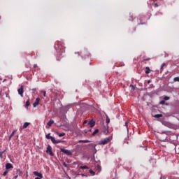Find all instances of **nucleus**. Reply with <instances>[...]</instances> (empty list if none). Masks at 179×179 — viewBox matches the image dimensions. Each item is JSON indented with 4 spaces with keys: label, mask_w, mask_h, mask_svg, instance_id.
Returning a JSON list of instances; mask_svg holds the SVG:
<instances>
[{
    "label": "nucleus",
    "mask_w": 179,
    "mask_h": 179,
    "mask_svg": "<svg viewBox=\"0 0 179 179\" xmlns=\"http://www.w3.org/2000/svg\"><path fill=\"white\" fill-rule=\"evenodd\" d=\"M112 139H113V136H110L108 138H104L103 140H101L98 143V145H107V143H108V142H111Z\"/></svg>",
    "instance_id": "nucleus-1"
},
{
    "label": "nucleus",
    "mask_w": 179,
    "mask_h": 179,
    "mask_svg": "<svg viewBox=\"0 0 179 179\" xmlns=\"http://www.w3.org/2000/svg\"><path fill=\"white\" fill-rule=\"evenodd\" d=\"M61 152H62L63 153H64V155H67V156H71L72 152L68 150H66L64 148H61Z\"/></svg>",
    "instance_id": "nucleus-2"
},
{
    "label": "nucleus",
    "mask_w": 179,
    "mask_h": 179,
    "mask_svg": "<svg viewBox=\"0 0 179 179\" xmlns=\"http://www.w3.org/2000/svg\"><path fill=\"white\" fill-rule=\"evenodd\" d=\"M46 153H48L50 156H54V153L52 152V148L50 147V145H48L47 147Z\"/></svg>",
    "instance_id": "nucleus-3"
},
{
    "label": "nucleus",
    "mask_w": 179,
    "mask_h": 179,
    "mask_svg": "<svg viewBox=\"0 0 179 179\" xmlns=\"http://www.w3.org/2000/svg\"><path fill=\"white\" fill-rule=\"evenodd\" d=\"M17 92H18V94H20L21 97H23V93L24 92L23 85H22L20 88L17 90Z\"/></svg>",
    "instance_id": "nucleus-4"
},
{
    "label": "nucleus",
    "mask_w": 179,
    "mask_h": 179,
    "mask_svg": "<svg viewBox=\"0 0 179 179\" xmlns=\"http://www.w3.org/2000/svg\"><path fill=\"white\" fill-rule=\"evenodd\" d=\"M50 141L52 142V143H55V144L61 143V142H62V141L61 140H59V141L55 140V138L54 137H50Z\"/></svg>",
    "instance_id": "nucleus-5"
},
{
    "label": "nucleus",
    "mask_w": 179,
    "mask_h": 179,
    "mask_svg": "<svg viewBox=\"0 0 179 179\" xmlns=\"http://www.w3.org/2000/svg\"><path fill=\"white\" fill-rule=\"evenodd\" d=\"M34 175L36 176V177H38L39 178H43V174L41 173L34 171Z\"/></svg>",
    "instance_id": "nucleus-6"
},
{
    "label": "nucleus",
    "mask_w": 179,
    "mask_h": 179,
    "mask_svg": "<svg viewBox=\"0 0 179 179\" xmlns=\"http://www.w3.org/2000/svg\"><path fill=\"white\" fill-rule=\"evenodd\" d=\"M40 103V98H37L35 101V102L33 104L34 107H37L38 106V103Z\"/></svg>",
    "instance_id": "nucleus-7"
},
{
    "label": "nucleus",
    "mask_w": 179,
    "mask_h": 179,
    "mask_svg": "<svg viewBox=\"0 0 179 179\" xmlns=\"http://www.w3.org/2000/svg\"><path fill=\"white\" fill-rule=\"evenodd\" d=\"M6 170H9V169H13V165H12L10 163H7L6 164Z\"/></svg>",
    "instance_id": "nucleus-8"
},
{
    "label": "nucleus",
    "mask_w": 179,
    "mask_h": 179,
    "mask_svg": "<svg viewBox=\"0 0 179 179\" xmlns=\"http://www.w3.org/2000/svg\"><path fill=\"white\" fill-rule=\"evenodd\" d=\"M88 125H90V127L91 128H93V127H94V125H96V122H94V120H91L89 123Z\"/></svg>",
    "instance_id": "nucleus-9"
},
{
    "label": "nucleus",
    "mask_w": 179,
    "mask_h": 179,
    "mask_svg": "<svg viewBox=\"0 0 179 179\" xmlns=\"http://www.w3.org/2000/svg\"><path fill=\"white\" fill-rule=\"evenodd\" d=\"M29 125H30V122L24 123V124L22 126L23 129H26V128H27V127H29Z\"/></svg>",
    "instance_id": "nucleus-10"
},
{
    "label": "nucleus",
    "mask_w": 179,
    "mask_h": 179,
    "mask_svg": "<svg viewBox=\"0 0 179 179\" xmlns=\"http://www.w3.org/2000/svg\"><path fill=\"white\" fill-rule=\"evenodd\" d=\"M145 69H146L145 73L147 75H149V73H150V68H149V66H147V67H145Z\"/></svg>",
    "instance_id": "nucleus-11"
},
{
    "label": "nucleus",
    "mask_w": 179,
    "mask_h": 179,
    "mask_svg": "<svg viewBox=\"0 0 179 179\" xmlns=\"http://www.w3.org/2000/svg\"><path fill=\"white\" fill-rule=\"evenodd\" d=\"M80 142L81 143H90V141L88 140H80Z\"/></svg>",
    "instance_id": "nucleus-12"
},
{
    "label": "nucleus",
    "mask_w": 179,
    "mask_h": 179,
    "mask_svg": "<svg viewBox=\"0 0 179 179\" xmlns=\"http://www.w3.org/2000/svg\"><path fill=\"white\" fill-rule=\"evenodd\" d=\"M86 169H89V167L87 166H81L79 167L78 170H85Z\"/></svg>",
    "instance_id": "nucleus-13"
},
{
    "label": "nucleus",
    "mask_w": 179,
    "mask_h": 179,
    "mask_svg": "<svg viewBox=\"0 0 179 179\" xmlns=\"http://www.w3.org/2000/svg\"><path fill=\"white\" fill-rule=\"evenodd\" d=\"M52 124H54V120H49V122H48V127H51V125H52Z\"/></svg>",
    "instance_id": "nucleus-14"
},
{
    "label": "nucleus",
    "mask_w": 179,
    "mask_h": 179,
    "mask_svg": "<svg viewBox=\"0 0 179 179\" xmlns=\"http://www.w3.org/2000/svg\"><path fill=\"white\" fill-rule=\"evenodd\" d=\"M97 134H99V129L94 130V131L92 133V136H95Z\"/></svg>",
    "instance_id": "nucleus-15"
},
{
    "label": "nucleus",
    "mask_w": 179,
    "mask_h": 179,
    "mask_svg": "<svg viewBox=\"0 0 179 179\" xmlns=\"http://www.w3.org/2000/svg\"><path fill=\"white\" fill-rule=\"evenodd\" d=\"M16 131H17V130H14L12 132V134L10 135L9 140L12 139V137L13 136V135H15V134H16Z\"/></svg>",
    "instance_id": "nucleus-16"
},
{
    "label": "nucleus",
    "mask_w": 179,
    "mask_h": 179,
    "mask_svg": "<svg viewBox=\"0 0 179 179\" xmlns=\"http://www.w3.org/2000/svg\"><path fill=\"white\" fill-rule=\"evenodd\" d=\"M154 117H155V118H162V117H163V115H162V114H157Z\"/></svg>",
    "instance_id": "nucleus-17"
},
{
    "label": "nucleus",
    "mask_w": 179,
    "mask_h": 179,
    "mask_svg": "<svg viewBox=\"0 0 179 179\" xmlns=\"http://www.w3.org/2000/svg\"><path fill=\"white\" fill-rule=\"evenodd\" d=\"M29 106H30V99L26 101L25 107H29Z\"/></svg>",
    "instance_id": "nucleus-18"
},
{
    "label": "nucleus",
    "mask_w": 179,
    "mask_h": 179,
    "mask_svg": "<svg viewBox=\"0 0 179 179\" xmlns=\"http://www.w3.org/2000/svg\"><path fill=\"white\" fill-rule=\"evenodd\" d=\"M96 170H98L99 172L101 171V166L100 165H97L96 166Z\"/></svg>",
    "instance_id": "nucleus-19"
},
{
    "label": "nucleus",
    "mask_w": 179,
    "mask_h": 179,
    "mask_svg": "<svg viewBox=\"0 0 179 179\" xmlns=\"http://www.w3.org/2000/svg\"><path fill=\"white\" fill-rule=\"evenodd\" d=\"M51 135V134H48L47 135H46V139H51V138H52V136H50Z\"/></svg>",
    "instance_id": "nucleus-20"
},
{
    "label": "nucleus",
    "mask_w": 179,
    "mask_h": 179,
    "mask_svg": "<svg viewBox=\"0 0 179 179\" xmlns=\"http://www.w3.org/2000/svg\"><path fill=\"white\" fill-rule=\"evenodd\" d=\"M60 118L61 120H65L66 118V116L64 114H63L60 116Z\"/></svg>",
    "instance_id": "nucleus-21"
},
{
    "label": "nucleus",
    "mask_w": 179,
    "mask_h": 179,
    "mask_svg": "<svg viewBox=\"0 0 179 179\" xmlns=\"http://www.w3.org/2000/svg\"><path fill=\"white\" fill-rule=\"evenodd\" d=\"M58 135L59 138H62V136H65V133H59Z\"/></svg>",
    "instance_id": "nucleus-22"
},
{
    "label": "nucleus",
    "mask_w": 179,
    "mask_h": 179,
    "mask_svg": "<svg viewBox=\"0 0 179 179\" xmlns=\"http://www.w3.org/2000/svg\"><path fill=\"white\" fill-rule=\"evenodd\" d=\"M106 124H110V118L108 117V116L106 117Z\"/></svg>",
    "instance_id": "nucleus-23"
},
{
    "label": "nucleus",
    "mask_w": 179,
    "mask_h": 179,
    "mask_svg": "<svg viewBox=\"0 0 179 179\" xmlns=\"http://www.w3.org/2000/svg\"><path fill=\"white\" fill-rule=\"evenodd\" d=\"M164 66H166V63H163L161 66V71H163V68H164Z\"/></svg>",
    "instance_id": "nucleus-24"
},
{
    "label": "nucleus",
    "mask_w": 179,
    "mask_h": 179,
    "mask_svg": "<svg viewBox=\"0 0 179 179\" xmlns=\"http://www.w3.org/2000/svg\"><path fill=\"white\" fill-rule=\"evenodd\" d=\"M90 173L92 174V176H94V174H96V173L94 171H93V170H92V169L90 170Z\"/></svg>",
    "instance_id": "nucleus-25"
},
{
    "label": "nucleus",
    "mask_w": 179,
    "mask_h": 179,
    "mask_svg": "<svg viewBox=\"0 0 179 179\" xmlns=\"http://www.w3.org/2000/svg\"><path fill=\"white\" fill-rule=\"evenodd\" d=\"M8 173H9L8 170L5 171L3 173V176L5 177L8 174Z\"/></svg>",
    "instance_id": "nucleus-26"
},
{
    "label": "nucleus",
    "mask_w": 179,
    "mask_h": 179,
    "mask_svg": "<svg viewBox=\"0 0 179 179\" xmlns=\"http://www.w3.org/2000/svg\"><path fill=\"white\" fill-rule=\"evenodd\" d=\"M174 82H179V77H176L173 79Z\"/></svg>",
    "instance_id": "nucleus-27"
},
{
    "label": "nucleus",
    "mask_w": 179,
    "mask_h": 179,
    "mask_svg": "<svg viewBox=\"0 0 179 179\" xmlns=\"http://www.w3.org/2000/svg\"><path fill=\"white\" fill-rule=\"evenodd\" d=\"M130 87L131 88V92H134L135 90V87H134V85H130Z\"/></svg>",
    "instance_id": "nucleus-28"
},
{
    "label": "nucleus",
    "mask_w": 179,
    "mask_h": 179,
    "mask_svg": "<svg viewBox=\"0 0 179 179\" xmlns=\"http://www.w3.org/2000/svg\"><path fill=\"white\" fill-rule=\"evenodd\" d=\"M159 104H166V101L162 100L159 102Z\"/></svg>",
    "instance_id": "nucleus-29"
},
{
    "label": "nucleus",
    "mask_w": 179,
    "mask_h": 179,
    "mask_svg": "<svg viewBox=\"0 0 179 179\" xmlns=\"http://www.w3.org/2000/svg\"><path fill=\"white\" fill-rule=\"evenodd\" d=\"M145 61H150V58L144 59L142 62H145Z\"/></svg>",
    "instance_id": "nucleus-30"
},
{
    "label": "nucleus",
    "mask_w": 179,
    "mask_h": 179,
    "mask_svg": "<svg viewBox=\"0 0 179 179\" xmlns=\"http://www.w3.org/2000/svg\"><path fill=\"white\" fill-rule=\"evenodd\" d=\"M164 100H166V101L170 100V97H169V96H164Z\"/></svg>",
    "instance_id": "nucleus-31"
},
{
    "label": "nucleus",
    "mask_w": 179,
    "mask_h": 179,
    "mask_svg": "<svg viewBox=\"0 0 179 179\" xmlns=\"http://www.w3.org/2000/svg\"><path fill=\"white\" fill-rule=\"evenodd\" d=\"M41 92H42V93H43L44 97H45L47 92H46L45 91H41Z\"/></svg>",
    "instance_id": "nucleus-32"
},
{
    "label": "nucleus",
    "mask_w": 179,
    "mask_h": 179,
    "mask_svg": "<svg viewBox=\"0 0 179 179\" xmlns=\"http://www.w3.org/2000/svg\"><path fill=\"white\" fill-rule=\"evenodd\" d=\"M125 127H126V128H127V131H128V122H126V123H125Z\"/></svg>",
    "instance_id": "nucleus-33"
},
{
    "label": "nucleus",
    "mask_w": 179,
    "mask_h": 179,
    "mask_svg": "<svg viewBox=\"0 0 179 179\" xmlns=\"http://www.w3.org/2000/svg\"><path fill=\"white\" fill-rule=\"evenodd\" d=\"M63 166H64V167H68V164H66V163H65V162H64Z\"/></svg>",
    "instance_id": "nucleus-34"
},
{
    "label": "nucleus",
    "mask_w": 179,
    "mask_h": 179,
    "mask_svg": "<svg viewBox=\"0 0 179 179\" xmlns=\"http://www.w3.org/2000/svg\"><path fill=\"white\" fill-rule=\"evenodd\" d=\"M106 134H108V125L106 126Z\"/></svg>",
    "instance_id": "nucleus-35"
},
{
    "label": "nucleus",
    "mask_w": 179,
    "mask_h": 179,
    "mask_svg": "<svg viewBox=\"0 0 179 179\" xmlns=\"http://www.w3.org/2000/svg\"><path fill=\"white\" fill-rule=\"evenodd\" d=\"M2 155H3V152H0V158L2 159L3 156Z\"/></svg>",
    "instance_id": "nucleus-36"
},
{
    "label": "nucleus",
    "mask_w": 179,
    "mask_h": 179,
    "mask_svg": "<svg viewBox=\"0 0 179 179\" xmlns=\"http://www.w3.org/2000/svg\"><path fill=\"white\" fill-rule=\"evenodd\" d=\"M86 124H87V120H85V121L83 122V125H86Z\"/></svg>",
    "instance_id": "nucleus-37"
},
{
    "label": "nucleus",
    "mask_w": 179,
    "mask_h": 179,
    "mask_svg": "<svg viewBox=\"0 0 179 179\" xmlns=\"http://www.w3.org/2000/svg\"><path fill=\"white\" fill-rule=\"evenodd\" d=\"M82 177H87V176L85 175V173L81 174Z\"/></svg>",
    "instance_id": "nucleus-38"
},
{
    "label": "nucleus",
    "mask_w": 179,
    "mask_h": 179,
    "mask_svg": "<svg viewBox=\"0 0 179 179\" xmlns=\"http://www.w3.org/2000/svg\"><path fill=\"white\" fill-rule=\"evenodd\" d=\"M157 6H159V5L157 4V3H155V8H157Z\"/></svg>",
    "instance_id": "nucleus-39"
},
{
    "label": "nucleus",
    "mask_w": 179,
    "mask_h": 179,
    "mask_svg": "<svg viewBox=\"0 0 179 179\" xmlns=\"http://www.w3.org/2000/svg\"><path fill=\"white\" fill-rule=\"evenodd\" d=\"M37 66V64L34 65V68H36Z\"/></svg>",
    "instance_id": "nucleus-40"
},
{
    "label": "nucleus",
    "mask_w": 179,
    "mask_h": 179,
    "mask_svg": "<svg viewBox=\"0 0 179 179\" xmlns=\"http://www.w3.org/2000/svg\"><path fill=\"white\" fill-rule=\"evenodd\" d=\"M15 178H17V176H16L15 177Z\"/></svg>",
    "instance_id": "nucleus-41"
},
{
    "label": "nucleus",
    "mask_w": 179,
    "mask_h": 179,
    "mask_svg": "<svg viewBox=\"0 0 179 179\" xmlns=\"http://www.w3.org/2000/svg\"><path fill=\"white\" fill-rule=\"evenodd\" d=\"M148 83H150V80L148 81Z\"/></svg>",
    "instance_id": "nucleus-42"
},
{
    "label": "nucleus",
    "mask_w": 179,
    "mask_h": 179,
    "mask_svg": "<svg viewBox=\"0 0 179 179\" xmlns=\"http://www.w3.org/2000/svg\"><path fill=\"white\" fill-rule=\"evenodd\" d=\"M94 149H96V145H94Z\"/></svg>",
    "instance_id": "nucleus-43"
},
{
    "label": "nucleus",
    "mask_w": 179,
    "mask_h": 179,
    "mask_svg": "<svg viewBox=\"0 0 179 179\" xmlns=\"http://www.w3.org/2000/svg\"><path fill=\"white\" fill-rule=\"evenodd\" d=\"M141 24H145V23H141Z\"/></svg>",
    "instance_id": "nucleus-44"
},
{
    "label": "nucleus",
    "mask_w": 179,
    "mask_h": 179,
    "mask_svg": "<svg viewBox=\"0 0 179 179\" xmlns=\"http://www.w3.org/2000/svg\"><path fill=\"white\" fill-rule=\"evenodd\" d=\"M33 90H36V89H33Z\"/></svg>",
    "instance_id": "nucleus-45"
},
{
    "label": "nucleus",
    "mask_w": 179,
    "mask_h": 179,
    "mask_svg": "<svg viewBox=\"0 0 179 179\" xmlns=\"http://www.w3.org/2000/svg\"><path fill=\"white\" fill-rule=\"evenodd\" d=\"M160 179H162V178H160Z\"/></svg>",
    "instance_id": "nucleus-46"
}]
</instances>
